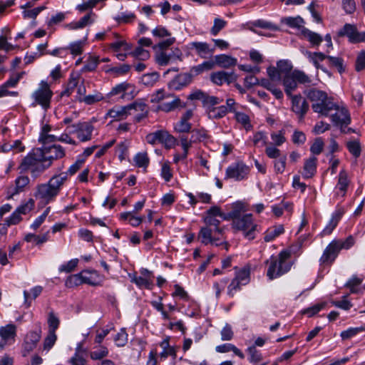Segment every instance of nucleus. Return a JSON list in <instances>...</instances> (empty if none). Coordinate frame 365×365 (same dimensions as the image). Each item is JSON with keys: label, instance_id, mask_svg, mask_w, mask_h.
<instances>
[{"label": "nucleus", "instance_id": "obj_1", "mask_svg": "<svg viewBox=\"0 0 365 365\" xmlns=\"http://www.w3.org/2000/svg\"><path fill=\"white\" fill-rule=\"evenodd\" d=\"M204 222L206 226L202 227L198 234V238L204 245L211 244L215 246L225 245L226 250H228V244L224 241L223 228L220 227V220L217 217L206 215L204 217Z\"/></svg>", "mask_w": 365, "mask_h": 365}, {"label": "nucleus", "instance_id": "obj_2", "mask_svg": "<svg viewBox=\"0 0 365 365\" xmlns=\"http://www.w3.org/2000/svg\"><path fill=\"white\" fill-rule=\"evenodd\" d=\"M66 182L65 173L53 175L47 182L41 183L36 186V198L44 204L54 201Z\"/></svg>", "mask_w": 365, "mask_h": 365}, {"label": "nucleus", "instance_id": "obj_3", "mask_svg": "<svg viewBox=\"0 0 365 365\" xmlns=\"http://www.w3.org/2000/svg\"><path fill=\"white\" fill-rule=\"evenodd\" d=\"M304 95L312 102V108L315 113L323 116H328L336 108V103L323 91L317 88H309L304 91Z\"/></svg>", "mask_w": 365, "mask_h": 365}, {"label": "nucleus", "instance_id": "obj_4", "mask_svg": "<svg viewBox=\"0 0 365 365\" xmlns=\"http://www.w3.org/2000/svg\"><path fill=\"white\" fill-rule=\"evenodd\" d=\"M290 256L289 251L282 250L278 255H272L266 261L268 265L267 276L270 280L279 277L290 270L292 266L289 260Z\"/></svg>", "mask_w": 365, "mask_h": 365}, {"label": "nucleus", "instance_id": "obj_5", "mask_svg": "<svg viewBox=\"0 0 365 365\" xmlns=\"http://www.w3.org/2000/svg\"><path fill=\"white\" fill-rule=\"evenodd\" d=\"M232 227L237 231H241L244 237L250 240L255 238L257 225L254 222L251 214L243 215L242 217L235 219Z\"/></svg>", "mask_w": 365, "mask_h": 365}, {"label": "nucleus", "instance_id": "obj_6", "mask_svg": "<svg viewBox=\"0 0 365 365\" xmlns=\"http://www.w3.org/2000/svg\"><path fill=\"white\" fill-rule=\"evenodd\" d=\"M53 96V92L50 88L48 83L45 81H41L38 87L34 91L31 98L34 100L33 106H40L43 110H47L51 107V101Z\"/></svg>", "mask_w": 365, "mask_h": 365}, {"label": "nucleus", "instance_id": "obj_7", "mask_svg": "<svg viewBox=\"0 0 365 365\" xmlns=\"http://www.w3.org/2000/svg\"><path fill=\"white\" fill-rule=\"evenodd\" d=\"M311 78L300 70H294L290 73L284 75L283 78V85L284 86L285 93L287 96H291L292 93L297 88V83H310Z\"/></svg>", "mask_w": 365, "mask_h": 365}, {"label": "nucleus", "instance_id": "obj_8", "mask_svg": "<svg viewBox=\"0 0 365 365\" xmlns=\"http://www.w3.org/2000/svg\"><path fill=\"white\" fill-rule=\"evenodd\" d=\"M96 120L93 118L91 121L78 122L67 127L69 133L76 134L77 138L81 142H87L92 139L94 130L93 122Z\"/></svg>", "mask_w": 365, "mask_h": 365}, {"label": "nucleus", "instance_id": "obj_9", "mask_svg": "<svg viewBox=\"0 0 365 365\" xmlns=\"http://www.w3.org/2000/svg\"><path fill=\"white\" fill-rule=\"evenodd\" d=\"M250 173V168L242 161H237L229 165L225 170V179L241 181L246 179Z\"/></svg>", "mask_w": 365, "mask_h": 365}, {"label": "nucleus", "instance_id": "obj_10", "mask_svg": "<svg viewBox=\"0 0 365 365\" xmlns=\"http://www.w3.org/2000/svg\"><path fill=\"white\" fill-rule=\"evenodd\" d=\"M250 275V270L248 267H243L242 269L237 271L235 277L232 280L227 287V294L230 297H233L237 291L240 290L242 286L246 285L249 283Z\"/></svg>", "mask_w": 365, "mask_h": 365}, {"label": "nucleus", "instance_id": "obj_11", "mask_svg": "<svg viewBox=\"0 0 365 365\" xmlns=\"http://www.w3.org/2000/svg\"><path fill=\"white\" fill-rule=\"evenodd\" d=\"M338 36H346L351 43L365 41V31L359 32L354 24H346L337 33Z\"/></svg>", "mask_w": 365, "mask_h": 365}, {"label": "nucleus", "instance_id": "obj_12", "mask_svg": "<svg viewBox=\"0 0 365 365\" xmlns=\"http://www.w3.org/2000/svg\"><path fill=\"white\" fill-rule=\"evenodd\" d=\"M140 276H138L136 273L129 274L130 281L140 289H152L153 286V274L152 272L145 268H142L140 270Z\"/></svg>", "mask_w": 365, "mask_h": 365}, {"label": "nucleus", "instance_id": "obj_13", "mask_svg": "<svg viewBox=\"0 0 365 365\" xmlns=\"http://www.w3.org/2000/svg\"><path fill=\"white\" fill-rule=\"evenodd\" d=\"M40 154L43 157V160L50 163L52 165L54 160L61 159L65 156V150L60 145H53L39 149Z\"/></svg>", "mask_w": 365, "mask_h": 365}, {"label": "nucleus", "instance_id": "obj_14", "mask_svg": "<svg viewBox=\"0 0 365 365\" xmlns=\"http://www.w3.org/2000/svg\"><path fill=\"white\" fill-rule=\"evenodd\" d=\"M350 183L351 180L349 179L347 171L344 169L341 170L337 176V183L335 186V197H344Z\"/></svg>", "mask_w": 365, "mask_h": 365}, {"label": "nucleus", "instance_id": "obj_15", "mask_svg": "<svg viewBox=\"0 0 365 365\" xmlns=\"http://www.w3.org/2000/svg\"><path fill=\"white\" fill-rule=\"evenodd\" d=\"M41 336V329L39 327L36 331H29L24 339L23 344V355L25 356L33 351L39 341Z\"/></svg>", "mask_w": 365, "mask_h": 365}, {"label": "nucleus", "instance_id": "obj_16", "mask_svg": "<svg viewBox=\"0 0 365 365\" xmlns=\"http://www.w3.org/2000/svg\"><path fill=\"white\" fill-rule=\"evenodd\" d=\"M16 336V327L13 324H9L4 327H0V347H4L7 344H11L14 341Z\"/></svg>", "mask_w": 365, "mask_h": 365}, {"label": "nucleus", "instance_id": "obj_17", "mask_svg": "<svg viewBox=\"0 0 365 365\" xmlns=\"http://www.w3.org/2000/svg\"><path fill=\"white\" fill-rule=\"evenodd\" d=\"M328 116L331 117L332 122L336 125H348L351 121L348 110L337 104Z\"/></svg>", "mask_w": 365, "mask_h": 365}, {"label": "nucleus", "instance_id": "obj_18", "mask_svg": "<svg viewBox=\"0 0 365 365\" xmlns=\"http://www.w3.org/2000/svg\"><path fill=\"white\" fill-rule=\"evenodd\" d=\"M340 250L335 240L331 242L319 259L321 264H331L336 258Z\"/></svg>", "mask_w": 365, "mask_h": 365}, {"label": "nucleus", "instance_id": "obj_19", "mask_svg": "<svg viewBox=\"0 0 365 365\" xmlns=\"http://www.w3.org/2000/svg\"><path fill=\"white\" fill-rule=\"evenodd\" d=\"M193 116L192 110H186L180 117L178 121L174 124V130L180 133H189L192 130V124L190 123Z\"/></svg>", "mask_w": 365, "mask_h": 365}, {"label": "nucleus", "instance_id": "obj_20", "mask_svg": "<svg viewBox=\"0 0 365 365\" xmlns=\"http://www.w3.org/2000/svg\"><path fill=\"white\" fill-rule=\"evenodd\" d=\"M30 179L26 175H20L15 180L14 185H11L7 189V198H12L15 195H17L25 190V188L29 184Z\"/></svg>", "mask_w": 365, "mask_h": 365}, {"label": "nucleus", "instance_id": "obj_21", "mask_svg": "<svg viewBox=\"0 0 365 365\" xmlns=\"http://www.w3.org/2000/svg\"><path fill=\"white\" fill-rule=\"evenodd\" d=\"M40 158V151L39 149L34 150L33 152L29 153L25 156L19 166V169L21 173L30 172V170L34 167L36 162Z\"/></svg>", "mask_w": 365, "mask_h": 365}, {"label": "nucleus", "instance_id": "obj_22", "mask_svg": "<svg viewBox=\"0 0 365 365\" xmlns=\"http://www.w3.org/2000/svg\"><path fill=\"white\" fill-rule=\"evenodd\" d=\"M128 106L129 107V112H131L132 114L137 113L135 115V120L136 122H140L141 120L147 117L148 113V107L142 100H138Z\"/></svg>", "mask_w": 365, "mask_h": 365}, {"label": "nucleus", "instance_id": "obj_23", "mask_svg": "<svg viewBox=\"0 0 365 365\" xmlns=\"http://www.w3.org/2000/svg\"><path fill=\"white\" fill-rule=\"evenodd\" d=\"M306 56L309 61L313 63V65L317 70L320 69L329 76H331V73L324 66L321 64V62L327 59V54H325L322 52L307 51Z\"/></svg>", "mask_w": 365, "mask_h": 365}, {"label": "nucleus", "instance_id": "obj_24", "mask_svg": "<svg viewBox=\"0 0 365 365\" xmlns=\"http://www.w3.org/2000/svg\"><path fill=\"white\" fill-rule=\"evenodd\" d=\"M290 97L292 98V110L300 118H303L309 108L307 103L300 95L291 96Z\"/></svg>", "mask_w": 365, "mask_h": 365}, {"label": "nucleus", "instance_id": "obj_25", "mask_svg": "<svg viewBox=\"0 0 365 365\" xmlns=\"http://www.w3.org/2000/svg\"><path fill=\"white\" fill-rule=\"evenodd\" d=\"M129 115H132L131 112H129L128 106H115L110 109L106 115L114 120H121L125 119Z\"/></svg>", "mask_w": 365, "mask_h": 365}, {"label": "nucleus", "instance_id": "obj_26", "mask_svg": "<svg viewBox=\"0 0 365 365\" xmlns=\"http://www.w3.org/2000/svg\"><path fill=\"white\" fill-rule=\"evenodd\" d=\"M190 45V48L194 49L196 53L202 58H207L215 51V48H211L206 42L193 41Z\"/></svg>", "mask_w": 365, "mask_h": 365}, {"label": "nucleus", "instance_id": "obj_27", "mask_svg": "<svg viewBox=\"0 0 365 365\" xmlns=\"http://www.w3.org/2000/svg\"><path fill=\"white\" fill-rule=\"evenodd\" d=\"M81 278L83 284L91 286H98L102 282L99 274L95 270H83L81 272Z\"/></svg>", "mask_w": 365, "mask_h": 365}, {"label": "nucleus", "instance_id": "obj_28", "mask_svg": "<svg viewBox=\"0 0 365 365\" xmlns=\"http://www.w3.org/2000/svg\"><path fill=\"white\" fill-rule=\"evenodd\" d=\"M344 214V211L341 210H339L335 211L329 221L327 226L324 227V229L322 232V235H330L332 231L334 230V228L336 227L338 222H339L341 217H342Z\"/></svg>", "mask_w": 365, "mask_h": 365}, {"label": "nucleus", "instance_id": "obj_29", "mask_svg": "<svg viewBox=\"0 0 365 365\" xmlns=\"http://www.w3.org/2000/svg\"><path fill=\"white\" fill-rule=\"evenodd\" d=\"M50 168V163L43 160V157L40 155V158L35 164L34 167L30 170L31 176L33 179L40 177L47 169Z\"/></svg>", "mask_w": 365, "mask_h": 365}, {"label": "nucleus", "instance_id": "obj_30", "mask_svg": "<svg viewBox=\"0 0 365 365\" xmlns=\"http://www.w3.org/2000/svg\"><path fill=\"white\" fill-rule=\"evenodd\" d=\"M317 171V158L310 157L306 160L304 167L302 175L304 178H310L314 175Z\"/></svg>", "mask_w": 365, "mask_h": 365}, {"label": "nucleus", "instance_id": "obj_31", "mask_svg": "<svg viewBox=\"0 0 365 365\" xmlns=\"http://www.w3.org/2000/svg\"><path fill=\"white\" fill-rule=\"evenodd\" d=\"M113 35L117 38V41L109 44L110 49L113 52H118L120 49H123L125 52H128L131 50V45L128 43L125 40L120 38L118 34L114 33Z\"/></svg>", "mask_w": 365, "mask_h": 365}, {"label": "nucleus", "instance_id": "obj_32", "mask_svg": "<svg viewBox=\"0 0 365 365\" xmlns=\"http://www.w3.org/2000/svg\"><path fill=\"white\" fill-rule=\"evenodd\" d=\"M284 229L282 225H274L264 232V240L267 242L273 241L276 237L284 233Z\"/></svg>", "mask_w": 365, "mask_h": 365}, {"label": "nucleus", "instance_id": "obj_33", "mask_svg": "<svg viewBox=\"0 0 365 365\" xmlns=\"http://www.w3.org/2000/svg\"><path fill=\"white\" fill-rule=\"evenodd\" d=\"M215 61L218 66L225 68L235 66L237 63V58L225 54L215 56Z\"/></svg>", "mask_w": 365, "mask_h": 365}, {"label": "nucleus", "instance_id": "obj_34", "mask_svg": "<svg viewBox=\"0 0 365 365\" xmlns=\"http://www.w3.org/2000/svg\"><path fill=\"white\" fill-rule=\"evenodd\" d=\"M302 34L313 46H319L323 41L322 37L319 34L306 28L302 29Z\"/></svg>", "mask_w": 365, "mask_h": 365}, {"label": "nucleus", "instance_id": "obj_35", "mask_svg": "<svg viewBox=\"0 0 365 365\" xmlns=\"http://www.w3.org/2000/svg\"><path fill=\"white\" fill-rule=\"evenodd\" d=\"M206 112L210 119H220L226 115L227 109L225 106H215L206 108Z\"/></svg>", "mask_w": 365, "mask_h": 365}, {"label": "nucleus", "instance_id": "obj_36", "mask_svg": "<svg viewBox=\"0 0 365 365\" xmlns=\"http://www.w3.org/2000/svg\"><path fill=\"white\" fill-rule=\"evenodd\" d=\"M215 351L218 353H227L232 351L236 356H239L240 359L245 358L244 354L237 346L230 343L217 346L215 347Z\"/></svg>", "mask_w": 365, "mask_h": 365}, {"label": "nucleus", "instance_id": "obj_37", "mask_svg": "<svg viewBox=\"0 0 365 365\" xmlns=\"http://www.w3.org/2000/svg\"><path fill=\"white\" fill-rule=\"evenodd\" d=\"M191 81V76L188 73H181L176 76V78L171 82L170 86L179 90L182 87L187 86Z\"/></svg>", "mask_w": 365, "mask_h": 365}, {"label": "nucleus", "instance_id": "obj_38", "mask_svg": "<svg viewBox=\"0 0 365 365\" xmlns=\"http://www.w3.org/2000/svg\"><path fill=\"white\" fill-rule=\"evenodd\" d=\"M235 119L236 121L241 124L242 126L247 130H251L253 128L250 116L245 113L237 111L235 113Z\"/></svg>", "mask_w": 365, "mask_h": 365}, {"label": "nucleus", "instance_id": "obj_39", "mask_svg": "<svg viewBox=\"0 0 365 365\" xmlns=\"http://www.w3.org/2000/svg\"><path fill=\"white\" fill-rule=\"evenodd\" d=\"M120 218L122 220H128V222L133 227H138L143 222V217L135 215L133 212H123L120 215Z\"/></svg>", "mask_w": 365, "mask_h": 365}, {"label": "nucleus", "instance_id": "obj_40", "mask_svg": "<svg viewBox=\"0 0 365 365\" xmlns=\"http://www.w3.org/2000/svg\"><path fill=\"white\" fill-rule=\"evenodd\" d=\"M51 126L48 124H46L42 126L41 131L39 136V141L42 143H47L56 141L57 138L54 135L50 134Z\"/></svg>", "mask_w": 365, "mask_h": 365}, {"label": "nucleus", "instance_id": "obj_41", "mask_svg": "<svg viewBox=\"0 0 365 365\" xmlns=\"http://www.w3.org/2000/svg\"><path fill=\"white\" fill-rule=\"evenodd\" d=\"M232 210L227 214H226L227 220H232L234 221L235 219L242 217V212L245 211V207L242 202H236L232 205Z\"/></svg>", "mask_w": 365, "mask_h": 365}, {"label": "nucleus", "instance_id": "obj_42", "mask_svg": "<svg viewBox=\"0 0 365 365\" xmlns=\"http://www.w3.org/2000/svg\"><path fill=\"white\" fill-rule=\"evenodd\" d=\"M260 86L271 91L276 98H282V91L279 88H277L271 81L268 79H262L260 81Z\"/></svg>", "mask_w": 365, "mask_h": 365}, {"label": "nucleus", "instance_id": "obj_43", "mask_svg": "<svg viewBox=\"0 0 365 365\" xmlns=\"http://www.w3.org/2000/svg\"><path fill=\"white\" fill-rule=\"evenodd\" d=\"M192 141L194 143L202 142L209 139L207 130L204 128H195L191 130Z\"/></svg>", "mask_w": 365, "mask_h": 365}, {"label": "nucleus", "instance_id": "obj_44", "mask_svg": "<svg viewBox=\"0 0 365 365\" xmlns=\"http://www.w3.org/2000/svg\"><path fill=\"white\" fill-rule=\"evenodd\" d=\"M24 240L26 242H31L34 245H39L47 242V240H48V232L41 235L28 234L25 236Z\"/></svg>", "mask_w": 365, "mask_h": 365}, {"label": "nucleus", "instance_id": "obj_45", "mask_svg": "<svg viewBox=\"0 0 365 365\" xmlns=\"http://www.w3.org/2000/svg\"><path fill=\"white\" fill-rule=\"evenodd\" d=\"M327 61L328 62L329 66L331 68H336L340 73H342L345 71V66H344L343 58L328 55Z\"/></svg>", "mask_w": 365, "mask_h": 365}, {"label": "nucleus", "instance_id": "obj_46", "mask_svg": "<svg viewBox=\"0 0 365 365\" xmlns=\"http://www.w3.org/2000/svg\"><path fill=\"white\" fill-rule=\"evenodd\" d=\"M346 146L349 152L355 158H358L361 153V147L359 140L354 139L347 141Z\"/></svg>", "mask_w": 365, "mask_h": 365}, {"label": "nucleus", "instance_id": "obj_47", "mask_svg": "<svg viewBox=\"0 0 365 365\" xmlns=\"http://www.w3.org/2000/svg\"><path fill=\"white\" fill-rule=\"evenodd\" d=\"M109 354L108 349L104 346H100L94 348L89 354L90 357L93 360H102L105 357L108 356Z\"/></svg>", "mask_w": 365, "mask_h": 365}, {"label": "nucleus", "instance_id": "obj_48", "mask_svg": "<svg viewBox=\"0 0 365 365\" xmlns=\"http://www.w3.org/2000/svg\"><path fill=\"white\" fill-rule=\"evenodd\" d=\"M158 142L164 143L166 147L170 148L175 143V138L166 130H158Z\"/></svg>", "mask_w": 365, "mask_h": 365}, {"label": "nucleus", "instance_id": "obj_49", "mask_svg": "<svg viewBox=\"0 0 365 365\" xmlns=\"http://www.w3.org/2000/svg\"><path fill=\"white\" fill-rule=\"evenodd\" d=\"M78 80H79V76L71 74L69 82L68 83L67 88L61 93V96H69L73 93L75 88L78 87Z\"/></svg>", "mask_w": 365, "mask_h": 365}, {"label": "nucleus", "instance_id": "obj_50", "mask_svg": "<svg viewBox=\"0 0 365 365\" xmlns=\"http://www.w3.org/2000/svg\"><path fill=\"white\" fill-rule=\"evenodd\" d=\"M133 160L135 164L138 168H146L149 164V158L147 153H137Z\"/></svg>", "mask_w": 365, "mask_h": 365}, {"label": "nucleus", "instance_id": "obj_51", "mask_svg": "<svg viewBox=\"0 0 365 365\" xmlns=\"http://www.w3.org/2000/svg\"><path fill=\"white\" fill-rule=\"evenodd\" d=\"M43 290L42 287L36 286L30 290V292L27 291H24V297L25 299V302L28 303V307L30 306V302H29V299H35L37 297L40 295Z\"/></svg>", "mask_w": 365, "mask_h": 365}, {"label": "nucleus", "instance_id": "obj_52", "mask_svg": "<svg viewBox=\"0 0 365 365\" xmlns=\"http://www.w3.org/2000/svg\"><path fill=\"white\" fill-rule=\"evenodd\" d=\"M82 284L83 283L81 278V272L76 274L70 275L65 282L66 287L68 288L75 287Z\"/></svg>", "mask_w": 365, "mask_h": 365}, {"label": "nucleus", "instance_id": "obj_53", "mask_svg": "<svg viewBox=\"0 0 365 365\" xmlns=\"http://www.w3.org/2000/svg\"><path fill=\"white\" fill-rule=\"evenodd\" d=\"M100 61L98 56H89L87 60L86 61L85 65L82 68L83 71H94Z\"/></svg>", "mask_w": 365, "mask_h": 365}, {"label": "nucleus", "instance_id": "obj_54", "mask_svg": "<svg viewBox=\"0 0 365 365\" xmlns=\"http://www.w3.org/2000/svg\"><path fill=\"white\" fill-rule=\"evenodd\" d=\"M160 346L163 349V351L160 353L162 358H167L168 356H173L175 354L174 349L170 346L168 338L163 340Z\"/></svg>", "mask_w": 365, "mask_h": 365}, {"label": "nucleus", "instance_id": "obj_55", "mask_svg": "<svg viewBox=\"0 0 365 365\" xmlns=\"http://www.w3.org/2000/svg\"><path fill=\"white\" fill-rule=\"evenodd\" d=\"M327 305L326 302H320L302 311V314H307L309 317H312L323 309Z\"/></svg>", "mask_w": 365, "mask_h": 365}, {"label": "nucleus", "instance_id": "obj_56", "mask_svg": "<svg viewBox=\"0 0 365 365\" xmlns=\"http://www.w3.org/2000/svg\"><path fill=\"white\" fill-rule=\"evenodd\" d=\"M57 340V336L56 333H48V335L45 338L43 344V351L48 352L55 344Z\"/></svg>", "mask_w": 365, "mask_h": 365}, {"label": "nucleus", "instance_id": "obj_57", "mask_svg": "<svg viewBox=\"0 0 365 365\" xmlns=\"http://www.w3.org/2000/svg\"><path fill=\"white\" fill-rule=\"evenodd\" d=\"M48 332L56 333V329L58 328L60 324L59 319L53 314L50 312L48 318Z\"/></svg>", "mask_w": 365, "mask_h": 365}, {"label": "nucleus", "instance_id": "obj_58", "mask_svg": "<svg viewBox=\"0 0 365 365\" xmlns=\"http://www.w3.org/2000/svg\"><path fill=\"white\" fill-rule=\"evenodd\" d=\"M130 55L140 61H145L150 58L149 51L140 46L135 48L133 51L130 53Z\"/></svg>", "mask_w": 365, "mask_h": 365}, {"label": "nucleus", "instance_id": "obj_59", "mask_svg": "<svg viewBox=\"0 0 365 365\" xmlns=\"http://www.w3.org/2000/svg\"><path fill=\"white\" fill-rule=\"evenodd\" d=\"M180 103H181V102H180V98L175 97L170 102H166V103H162L160 106V108L163 111L169 112L179 106H181Z\"/></svg>", "mask_w": 365, "mask_h": 365}, {"label": "nucleus", "instance_id": "obj_60", "mask_svg": "<svg viewBox=\"0 0 365 365\" xmlns=\"http://www.w3.org/2000/svg\"><path fill=\"white\" fill-rule=\"evenodd\" d=\"M180 145L183 150V154L182 158H186L188 154V150L192 146V144L194 143L193 141H192V137L190 136V138L189 139L187 136L182 135L180 137Z\"/></svg>", "mask_w": 365, "mask_h": 365}, {"label": "nucleus", "instance_id": "obj_61", "mask_svg": "<svg viewBox=\"0 0 365 365\" xmlns=\"http://www.w3.org/2000/svg\"><path fill=\"white\" fill-rule=\"evenodd\" d=\"M128 335L125 331V329L123 328L114 337V341L118 346H124L128 342Z\"/></svg>", "mask_w": 365, "mask_h": 365}, {"label": "nucleus", "instance_id": "obj_62", "mask_svg": "<svg viewBox=\"0 0 365 365\" xmlns=\"http://www.w3.org/2000/svg\"><path fill=\"white\" fill-rule=\"evenodd\" d=\"M159 78V75L157 73H147L142 76V83L148 86H152L155 83Z\"/></svg>", "mask_w": 365, "mask_h": 365}, {"label": "nucleus", "instance_id": "obj_63", "mask_svg": "<svg viewBox=\"0 0 365 365\" xmlns=\"http://www.w3.org/2000/svg\"><path fill=\"white\" fill-rule=\"evenodd\" d=\"M34 207V201L33 199H29L28 201L22 203L16 210L20 213V215H26Z\"/></svg>", "mask_w": 365, "mask_h": 365}, {"label": "nucleus", "instance_id": "obj_64", "mask_svg": "<svg viewBox=\"0 0 365 365\" xmlns=\"http://www.w3.org/2000/svg\"><path fill=\"white\" fill-rule=\"evenodd\" d=\"M365 68V51H361L357 55L356 59L355 69L359 72Z\"/></svg>", "mask_w": 365, "mask_h": 365}]
</instances>
